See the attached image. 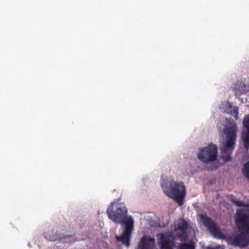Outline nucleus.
I'll return each mask as SVG.
<instances>
[{
	"mask_svg": "<svg viewBox=\"0 0 249 249\" xmlns=\"http://www.w3.org/2000/svg\"><path fill=\"white\" fill-rule=\"evenodd\" d=\"M246 205H249L248 206H246V208H249V204H246Z\"/></svg>",
	"mask_w": 249,
	"mask_h": 249,
	"instance_id": "obj_18",
	"label": "nucleus"
},
{
	"mask_svg": "<svg viewBox=\"0 0 249 249\" xmlns=\"http://www.w3.org/2000/svg\"><path fill=\"white\" fill-rule=\"evenodd\" d=\"M233 90L235 96H240L249 91V86L240 81H237L234 86Z\"/></svg>",
	"mask_w": 249,
	"mask_h": 249,
	"instance_id": "obj_12",
	"label": "nucleus"
},
{
	"mask_svg": "<svg viewBox=\"0 0 249 249\" xmlns=\"http://www.w3.org/2000/svg\"><path fill=\"white\" fill-rule=\"evenodd\" d=\"M114 204L113 202L110 203L107 213L108 218L112 221L123 225V233L120 236H116V239L117 241L128 247L134 230V220L131 216L126 217L127 210L124 204H116L115 211H113Z\"/></svg>",
	"mask_w": 249,
	"mask_h": 249,
	"instance_id": "obj_1",
	"label": "nucleus"
},
{
	"mask_svg": "<svg viewBox=\"0 0 249 249\" xmlns=\"http://www.w3.org/2000/svg\"><path fill=\"white\" fill-rule=\"evenodd\" d=\"M209 249H219L218 248H210Z\"/></svg>",
	"mask_w": 249,
	"mask_h": 249,
	"instance_id": "obj_17",
	"label": "nucleus"
},
{
	"mask_svg": "<svg viewBox=\"0 0 249 249\" xmlns=\"http://www.w3.org/2000/svg\"><path fill=\"white\" fill-rule=\"evenodd\" d=\"M195 245L193 243H182L178 248V249H195Z\"/></svg>",
	"mask_w": 249,
	"mask_h": 249,
	"instance_id": "obj_16",
	"label": "nucleus"
},
{
	"mask_svg": "<svg viewBox=\"0 0 249 249\" xmlns=\"http://www.w3.org/2000/svg\"><path fill=\"white\" fill-rule=\"evenodd\" d=\"M160 249H173L175 242L171 239V235L167 233L161 234L159 240Z\"/></svg>",
	"mask_w": 249,
	"mask_h": 249,
	"instance_id": "obj_8",
	"label": "nucleus"
},
{
	"mask_svg": "<svg viewBox=\"0 0 249 249\" xmlns=\"http://www.w3.org/2000/svg\"><path fill=\"white\" fill-rule=\"evenodd\" d=\"M44 236L49 241H55L67 239L70 237L73 236V235L60 234L57 230L53 229L51 231L46 232L44 234Z\"/></svg>",
	"mask_w": 249,
	"mask_h": 249,
	"instance_id": "obj_10",
	"label": "nucleus"
},
{
	"mask_svg": "<svg viewBox=\"0 0 249 249\" xmlns=\"http://www.w3.org/2000/svg\"><path fill=\"white\" fill-rule=\"evenodd\" d=\"M238 107H233L231 103H228L226 110L227 112L230 115L235 118L236 120L238 118Z\"/></svg>",
	"mask_w": 249,
	"mask_h": 249,
	"instance_id": "obj_13",
	"label": "nucleus"
},
{
	"mask_svg": "<svg viewBox=\"0 0 249 249\" xmlns=\"http://www.w3.org/2000/svg\"><path fill=\"white\" fill-rule=\"evenodd\" d=\"M228 200L239 207H246V206H249L246 205V203L243 202L242 201L238 200L236 197L232 195L228 196Z\"/></svg>",
	"mask_w": 249,
	"mask_h": 249,
	"instance_id": "obj_14",
	"label": "nucleus"
},
{
	"mask_svg": "<svg viewBox=\"0 0 249 249\" xmlns=\"http://www.w3.org/2000/svg\"><path fill=\"white\" fill-rule=\"evenodd\" d=\"M201 219L204 226L214 237L220 239H226V236L221 232L220 228L216 225L212 219L204 215L201 216Z\"/></svg>",
	"mask_w": 249,
	"mask_h": 249,
	"instance_id": "obj_6",
	"label": "nucleus"
},
{
	"mask_svg": "<svg viewBox=\"0 0 249 249\" xmlns=\"http://www.w3.org/2000/svg\"><path fill=\"white\" fill-rule=\"evenodd\" d=\"M217 154V147L213 144H211L202 149L197 157L203 162L208 163L215 161L216 160Z\"/></svg>",
	"mask_w": 249,
	"mask_h": 249,
	"instance_id": "obj_5",
	"label": "nucleus"
},
{
	"mask_svg": "<svg viewBox=\"0 0 249 249\" xmlns=\"http://www.w3.org/2000/svg\"><path fill=\"white\" fill-rule=\"evenodd\" d=\"M243 175L249 180V161L245 163L242 169Z\"/></svg>",
	"mask_w": 249,
	"mask_h": 249,
	"instance_id": "obj_15",
	"label": "nucleus"
},
{
	"mask_svg": "<svg viewBox=\"0 0 249 249\" xmlns=\"http://www.w3.org/2000/svg\"><path fill=\"white\" fill-rule=\"evenodd\" d=\"M155 244V239L150 236L142 237L138 244V249H152Z\"/></svg>",
	"mask_w": 249,
	"mask_h": 249,
	"instance_id": "obj_11",
	"label": "nucleus"
},
{
	"mask_svg": "<svg viewBox=\"0 0 249 249\" xmlns=\"http://www.w3.org/2000/svg\"><path fill=\"white\" fill-rule=\"evenodd\" d=\"M235 224L240 233L233 239L232 244L241 248L249 244V210L240 209L236 211Z\"/></svg>",
	"mask_w": 249,
	"mask_h": 249,
	"instance_id": "obj_2",
	"label": "nucleus"
},
{
	"mask_svg": "<svg viewBox=\"0 0 249 249\" xmlns=\"http://www.w3.org/2000/svg\"><path fill=\"white\" fill-rule=\"evenodd\" d=\"M161 186L167 196L174 199L179 205L183 204L186 195V189L182 182L171 181L170 188H168L165 185V182L162 181Z\"/></svg>",
	"mask_w": 249,
	"mask_h": 249,
	"instance_id": "obj_4",
	"label": "nucleus"
},
{
	"mask_svg": "<svg viewBox=\"0 0 249 249\" xmlns=\"http://www.w3.org/2000/svg\"><path fill=\"white\" fill-rule=\"evenodd\" d=\"M244 130L242 132V139L246 149L249 148V114L246 115L243 121Z\"/></svg>",
	"mask_w": 249,
	"mask_h": 249,
	"instance_id": "obj_9",
	"label": "nucleus"
},
{
	"mask_svg": "<svg viewBox=\"0 0 249 249\" xmlns=\"http://www.w3.org/2000/svg\"><path fill=\"white\" fill-rule=\"evenodd\" d=\"M237 124L235 123L231 124L225 130L226 136V143L220 147L222 153L225 154L222 158L224 161H229L231 160L230 154L234 149L235 142L236 138Z\"/></svg>",
	"mask_w": 249,
	"mask_h": 249,
	"instance_id": "obj_3",
	"label": "nucleus"
},
{
	"mask_svg": "<svg viewBox=\"0 0 249 249\" xmlns=\"http://www.w3.org/2000/svg\"><path fill=\"white\" fill-rule=\"evenodd\" d=\"M188 228V224L184 220H182L175 227V231L176 236L183 241L188 237L187 235V229Z\"/></svg>",
	"mask_w": 249,
	"mask_h": 249,
	"instance_id": "obj_7",
	"label": "nucleus"
}]
</instances>
